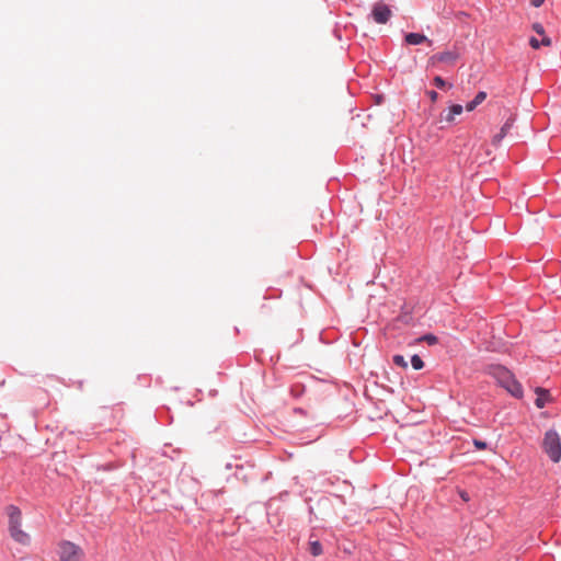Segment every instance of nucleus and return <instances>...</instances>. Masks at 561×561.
<instances>
[{
  "instance_id": "f257e3e1",
  "label": "nucleus",
  "mask_w": 561,
  "mask_h": 561,
  "mask_svg": "<svg viewBox=\"0 0 561 561\" xmlns=\"http://www.w3.org/2000/svg\"><path fill=\"white\" fill-rule=\"evenodd\" d=\"M484 374L495 379L496 385L507 391L513 398L522 399L524 397L523 385L506 366L488 364L484 367Z\"/></svg>"
},
{
  "instance_id": "f03ea898",
  "label": "nucleus",
  "mask_w": 561,
  "mask_h": 561,
  "mask_svg": "<svg viewBox=\"0 0 561 561\" xmlns=\"http://www.w3.org/2000/svg\"><path fill=\"white\" fill-rule=\"evenodd\" d=\"M8 515V530L10 537L22 546H28L31 543V536L22 529V512L14 505L9 504L5 507Z\"/></svg>"
},
{
  "instance_id": "7ed1b4c3",
  "label": "nucleus",
  "mask_w": 561,
  "mask_h": 561,
  "mask_svg": "<svg viewBox=\"0 0 561 561\" xmlns=\"http://www.w3.org/2000/svg\"><path fill=\"white\" fill-rule=\"evenodd\" d=\"M542 449L552 462H559L561 459V437L554 428L545 433Z\"/></svg>"
},
{
  "instance_id": "20e7f679",
  "label": "nucleus",
  "mask_w": 561,
  "mask_h": 561,
  "mask_svg": "<svg viewBox=\"0 0 561 561\" xmlns=\"http://www.w3.org/2000/svg\"><path fill=\"white\" fill-rule=\"evenodd\" d=\"M57 553L60 561H82L84 557L82 548L70 540H61Z\"/></svg>"
},
{
  "instance_id": "39448f33",
  "label": "nucleus",
  "mask_w": 561,
  "mask_h": 561,
  "mask_svg": "<svg viewBox=\"0 0 561 561\" xmlns=\"http://www.w3.org/2000/svg\"><path fill=\"white\" fill-rule=\"evenodd\" d=\"M392 16L390 5L383 1H377L373 4L369 18H371L377 24H386Z\"/></svg>"
},
{
  "instance_id": "423d86ee",
  "label": "nucleus",
  "mask_w": 561,
  "mask_h": 561,
  "mask_svg": "<svg viewBox=\"0 0 561 561\" xmlns=\"http://www.w3.org/2000/svg\"><path fill=\"white\" fill-rule=\"evenodd\" d=\"M459 53L454 50H444L437 54L432 55L427 60V67H436L438 62H444L449 66H454L459 59Z\"/></svg>"
},
{
  "instance_id": "0eeeda50",
  "label": "nucleus",
  "mask_w": 561,
  "mask_h": 561,
  "mask_svg": "<svg viewBox=\"0 0 561 561\" xmlns=\"http://www.w3.org/2000/svg\"><path fill=\"white\" fill-rule=\"evenodd\" d=\"M314 506L319 513V517L323 518L324 522L332 515L334 510L333 500L327 495H321Z\"/></svg>"
},
{
  "instance_id": "6e6552de",
  "label": "nucleus",
  "mask_w": 561,
  "mask_h": 561,
  "mask_svg": "<svg viewBox=\"0 0 561 561\" xmlns=\"http://www.w3.org/2000/svg\"><path fill=\"white\" fill-rule=\"evenodd\" d=\"M404 43L407 45H411V46H417V45H421V44H427L428 46L433 45V41L432 39H430L423 33H417V32L405 33V35H404Z\"/></svg>"
},
{
  "instance_id": "1a4fd4ad",
  "label": "nucleus",
  "mask_w": 561,
  "mask_h": 561,
  "mask_svg": "<svg viewBox=\"0 0 561 561\" xmlns=\"http://www.w3.org/2000/svg\"><path fill=\"white\" fill-rule=\"evenodd\" d=\"M515 123V117L511 115L505 123L501 126L500 131L495 134L492 138V144L494 146L501 144V141L506 137V135L512 129L513 125Z\"/></svg>"
},
{
  "instance_id": "9d476101",
  "label": "nucleus",
  "mask_w": 561,
  "mask_h": 561,
  "mask_svg": "<svg viewBox=\"0 0 561 561\" xmlns=\"http://www.w3.org/2000/svg\"><path fill=\"white\" fill-rule=\"evenodd\" d=\"M535 393L537 396L535 399V405L538 409H543L548 402L552 401L551 393L547 388L536 387Z\"/></svg>"
},
{
  "instance_id": "9b49d317",
  "label": "nucleus",
  "mask_w": 561,
  "mask_h": 561,
  "mask_svg": "<svg viewBox=\"0 0 561 561\" xmlns=\"http://www.w3.org/2000/svg\"><path fill=\"white\" fill-rule=\"evenodd\" d=\"M305 502L307 503V511H308V515H309V518H308L309 524H313V523H317V522H324L323 518L319 517V513H318L316 506L311 504V499L310 497H306Z\"/></svg>"
},
{
  "instance_id": "f8f14e48",
  "label": "nucleus",
  "mask_w": 561,
  "mask_h": 561,
  "mask_svg": "<svg viewBox=\"0 0 561 561\" xmlns=\"http://www.w3.org/2000/svg\"><path fill=\"white\" fill-rule=\"evenodd\" d=\"M486 96L488 94L485 91H479L471 101L467 102L466 110L468 112L474 111L476 107L486 99Z\"/></svg>"
},
{
  "instance_id": "ddd939ff",
  "label": "nucleus",
  "mask_w": 561,
  "mask_h": 561,
  "mask_svg": "<svg viewBox=\"0 0 561 561\" xmlns=\"http://www.w3.org/2000/svg\"><path fill=\"white\" fill-rule=\"evenodd\" d=\"M313 536L314 535L311 534L309 538V552L312 557H319L323 553V546L318 539L313 540Z\"/></svg>"
},
{
  "instance_id": "4468645a",
  "label": "nucleus",
  "mask_w": 561,
  "mask_h": 561,
  "mask_svg": "<svg viewBox=\"0 0 561 561\" xmlns=\"http://www.w3.org/2000/svg\"><path fill=\"white\" fill-rule=\"evenodd\" d=\"M551 44H552V41L549 36H542L540 41L538 38H536L535 36H531L529 38V45L534 49H539L541 46L549 47V46H551Z\"/></svg>"
},
{
  "instance_id": "2eb2a0df",
  "label": "nucleus",
  "mask_w": 561,
  "mask_h": 561,
  "mask_svg": "<svg viewBox=\"0 0 561 561\" xmlns=\"http://www.w3.org/2000/svg\"><path fill=\"white\" fill-rule=\"evenodd\" d=\"M415 343H426L430 346H434L438 344V337L434 333L428 332L415 339Z\"/></svg>"
},
{
  "instance_id": "dca6fc26",
  "label": "nucleus",
  "mask_w": 561,
  "mask_h": 561,
  "mask_svg": "<svg viewBox=\"0 0 561 561\" xmlns=\"http://www.w3.org/2000/svg\"><path fill=\"white\" fill-rule=\"evenodd\" d=\"M410 363H411V366H412V368L414 370H421L425 366L424 360L417 354H414V355L411 356Z\"/></svg>"
},
{
  "instance_id": "f3484780",
  "label": "nucleus",
  "mask_w": 561,
  "mask_h": 561,
  "mask_svg": "<svg viewBox=\"0 0 561 561\" xmlns=\"http://www.w3.org/2000/svg\"><path fill=\"white\" fill-rule=\"evenodd\" d=\"M392 362H393V364H394L396 366L401 367V368H403V369H407V368H408V366H409V364H408L407 359H405V358H404V356H403V355H401V354H396V355H393V357H392Z\"/></svg>"
},
{
  "instance_id": "a211bd4d",
  "label": "nucleus",
  "mask_w": 561,
  "mask_h": 561,
  "mask_svg": "<svg viewBox=\"0 0 561 561\" xmlns=\"http://www.w3.org/2000/svg\"><path fill=\"white\" fill-rule=\"evenodd\" d=\"M400 310H401V314H400V317H399V318H400V320H401V321H403V322H405V323H408V322H409V321H408V318H410V317H411V309H410V308L408 307V305L404 302V304L401 306Z\"/></svg>"
},
{
  "instance_id": "6ab92c4d",
  "label": "nucleus",
  "mask_w": 561,
  "mask_h": 561,
  "mask_svg": "<svg viewBox=\"0 0 561 561\" xmlns=\"http://www.w3.org/2000/svg\"><path fill=\"white\" fill-rule=\"evenodd\" d=\"M472 444L477 450L491 449L489 443L479 438H472Z\"/></svg>"
},
{
  "instance_id": "aec40b11",
  "label": "nucleus",
  "mask_w": 561,
  "mask_h": 561,
  "mask_svg": "<svg viewBox=\"0 0 561 561\" xmlns=\"http://www.w3.org/2000/svg\"><path fill=\"white\" fill-rule=\"evenodd\" d=\"M433 84L437 89H444L447 85V81L442 76H435L433 78Z\"/></svg>"
},
{
  "instance_id": "412c9836",
  "label": "nucleus",
  "mask_w": 561,
  "mask_h": 561,
  "mask_svg": "<svg viewBox=\"0 0 561 561\" xmlns=\"http://www.w3.org/2000/svg\"><path fill=\"white\" fill-rule=\"evenodd\" d=\"M448 111L451 113V115H460L463 111V106L461 104H451L448 107Z\"/></svg>"
},
{
  "instance_id": "4be33fe9",
  "label": "nucleus",
  "mask_w": 561,
  "mask_h": 561,
  "mask_svg": "<svg viewBox=\"0 0 561 561\" xmlns=\"http://www.w3.org/2000/svg\"><path fill=\"white\" fill-rule=\"evenodd\" d=\"M531 28L534 32H536L538 35H541V36H547L546 35V32H545V27L541 23L539 22H535L533 25H531Z\"/></svg>"
},
{
  "instance_id": "5701e85b",
  "label": "nucleus",
  "mask_w": 561,
  "mask_h": 561,
  "mask_svg": "<svg viewBox=\"0 0 561 561\" xmlns=\"http://www.w3.org/2000/svg\"><path fill=\"white\" fill-rule=\"evenodd\" d=\"M116 468H117V466L113 462H106V463L98 466V470H103V471H112V470H115Z\"/></svg>"
},
{
  "instance_id": "b1692460",
  "label": "nucleus",
  "mask_w": 561,
  "mask_h": 561,
  "mask_svg": "<svg viewBox=\"0 0 561 561\" xmlns=\"http://www.w3.org/2000/svg\"><path fill=\"white\" fill-rule=\"evenodd\" d=\"M426 95L430 98L432 102H436L438 99V93L435 90H427Z\"/></svg>"
},
{
  "instance_id": "393cba45",
  "label": "nucleus",
  "mask_w": 561,
  "mask_h": 561,
  "mask_svg": "<svg viewBox=\"0 0 561 561\" xmlns=\"http://www.w3.org/2000/svg\"><path fill=\"white\" fill-rule=\"evenodd\" d=\"M459 496L465 502H469V500H470L468 492H466L465 490L459 491Z\"/></svg>"
},
{
  "instance_id": "a878e982",
  "label": "nucleus",
  "mask_w": 561,
  "mask_h": 561,
  "mask_svg": "<svg viewBox=\"0 0 561 561\" xmlns=\"http://www.w3.org/2000/svg\"><path fill=\"white\" fill-rule=\"evenodd\" d=\"M444 121H446L448 124L454 123L455 115H451V113L448 111L447 115L443 117Z\"/></svg>"
},
{
  "instance_id": "bb28decb",
  "label": "nucleus",
  "mask_w": 561,
  "mask_h": 561,
  "mask_svg": "<svg viewBox=\"0 0 561 561\" xmlns=\"http://www.w3.org/2000/svg\"><path fill=\"white\" fill-rule=\"evenodd\" d=\"M545 3V0H530V4L534 8H540Z\"/></svg>"
},
{
  "instance_id": "cd10ccee",
  "label": "nucleus",
  "mask_w": 561,
  "mask_h": 561,
  "mask_svg": "<svg viewBox=\"0 0 561 561\" xmlns=\"http://www.w3.org/2000/svg\"><path fill=\"white\" fill-rule=\"evenodd\" d=\"M295 412H296V413H304V409H301V408H297V409H295Z\"/></svg>"
},
{
  "instance_id": "c85d7f7f",
  "label": "nucleus",
  "mask_w": 561,
  "mask_h": 561,
  "mask_svg": "<svg viewBox=\"0 0 561 561\" xmlns=\"http://www.w3.org/2000/svg\"><path fill=\"white\" fill-rule=\"evenodd\" d=\"M226 468H227V469H230V468H231V465H230V463H227V465H226Z\"/></svg>"
}]
</instances>
